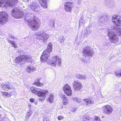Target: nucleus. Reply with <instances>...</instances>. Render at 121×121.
Instances as JSON below:
<instances>
[{
  "instance_id": "nucleus-1",
  "label": "nucleus",
  "mask_w": 121,
  "mask_h": 121,
  "mask_svg": "<svg viewBox=\"0 0 121 121\" xmlns=\"http://www.w3.org/2000/svg\"><path fill=\"white\" fill-rule=\"evenodd\" d=\"M112 20L115 25L110 26L108 28V35L110 41L113 43H116L118 39L116 34L121 36V17L114 15L112 17Z\"/></svg>"
},
{
  "instance_id": "nucleus-2",
  "label": "nucleus",
  "mask_w": 121,
  "mask_h": 121,
  "mask_svg": "<svg viewBox=\"0 0 121 121\" xmlns=\"http://www.w3.org/2000/svg\"><path fill=\"white\" fill-rule=\"evenodd\" d=\"M52 44L50 43L48 45L47 49L43 53L40 57V60L43 62L47 61V63L52 66L60 67L61 65V61L60 57L58 56H54L53 59L49 58V54L52 50Z\"/></svg>"
},
{
  "instance_id": "nucleus-3",
  "label": "nucleus",
  "mask_w": 121,
  "mask_h": 121,
  "mask_svg": "<svg viewBox=\"0 0 121 121\" xmlns=\"http://www.w3.org/2000/svg\"><path fill=\"white\" fill-rule=\"evenodd\" d=\"M34 15L30 13H26L25 16L24 20L26 22H28V25L31 29L35 31L38 30L40 26L39 21L37 19H34Z\"/></svg>"
},
{
  "instance_id": "nucleus-4",
  "label": "nucleus",
  "mask_w": 121,
  "mask_h": 121,
  "mask_svg": "<svg viewBox=\"0 0 121 121\" xmlns=\"http://www.w3.org/2000/svg\"><path fill=\"white\" fill-rule=\"evenodd\" d=\"M30 90L34 94H37L39 97H42L44 99L46 95H47L48 93V91L47 90L43 91L38 88H37L33 87L30 88Z\"/></svg>"
},
{
  "instance_id": "nucleus-5",
  "label": "nucleus",
  "mask_w": 121,
  "mask_h": 121,
  "mask_svg": "<svg viewBox=\"0 0 121 121\" xmlns=\"http://www.w3.org/2000/svg\"><path fill=\"white\" fill-rule=\"evenodd\" d=\"M18 2L17 0H0V6L13 7L17 4Z\"/></svg>"
},
{
  "instance_id": "nucleus-6",
  "label": "nucleus",
  "mask_w": 121,
  "mask_h": 121,
  "mask_svg": "<svg viewBox=\"0 0 121 121\" xmlns=\"http://www.w3.org/2000/svg\"><path fill=\"white\" fill-rule=\"evenodd\" d=\"M24 12L20 11L17 8H14L12 10L11 14L14 18H22L24 15Z\"/></svg>"
},
{
  "instance_id": "nucleus-7",
  "label": "nucleus",
  "mask_w": 121,
  "mask_h": 121,
  "mask_svg": "<svg viewBox=\"0 0 121 121\" xmlns=\"http://www.w3.org/2000/svg\"><path fill=\"white\" fill-rule=\"evenodd\" d=\"M82 52L85 57H90L92 56L94 53V51L90 47L87 46L83 48Z\"/></svg>"
},
{
  "instance_id": "nucleus-8",
  "label": "nucleus",
  "mask_w": 121,
  "mask_h": 121,
  "mask_svg": "<svg viewBox=\"0 0 121 121\" xmlns=\"http://www.w3.org/2000/svg\"><path fill=\"white\" fill-rule=\"evenodd\" d=\"M49 36L46 33L45 31H42L38 32L37 35L38 39L43 40L44 42H46L49 37Z\"/></svg>"
},
{
  "instance_id": "nucleus-9",
  "label": "nucleus",
  "mask_w": 121,
  "mask_h": 121,
  "mask_svg": "<svg viewBox=\"0 0 121 121\" xmlns=\"http://www.w3.org/2000/svg\"><path fill=\"white\" fill-rule=\"evenodd\" d=\"M8 16L5 12H0V23L2 24H5L8 20Z\"/></svg>"
},
{
  "instance_id": "nucleus-10",
  "label": "nucleus",
  "mask_w": 121,
  "mask_h": 121,
  "mask_svg": "<svg viewBox=\"0 0 121 121\" xmlns=\"http://www.w3.org/2000/svg\"><path fill=\"white\" fill-rule=\"evenodd\" d=\"M73 88L75 92L80 91L82 87L81 83L78 81L74 80L73 82Z\"/></svg>"
},
{
  "instance_id": "nucleus-11",
  "label": "nucleus",
  "mask_w": 121,
  "mask_h": 121,
  "mask_svg": "<svg viewBox=\"0 0 121 121\" xmlns=\"http://www.w3.org/2000/svg\"><path fill=\"white\" fill-rule=\"evenodd\" d=\"M63 89L66 94L68 96L71 95L72 91L71 90V88L68 84H65L63 87Z\"/></svg>"
},
{
  "instance_id": "nucleus-12",
  "label": "nucleus",
  "mask_w": 121,
  "mask_h": 121,
  "mask_svg": "<svg viewBox=\"0 0 121 121\" xmlns=\"http://www.w3.org/2000/svg\"><path fill=\"white\" fill-rule=\"evenodd\" d=\"M24 55L20 56L16 58L15 59V63L22 65L25 63Z\"/></svg>"
},
{
  "instance_id": "nucleus-13",
  "label": "nucleus",
  "mask_w": 121,
  "mask_h": 121,
  "mask_svg": "<svg viewBox=\"0 0 121 121\" xmlns=\"http://www.w3.org/2000/svg\"><path fill=\"white\" fill-rule=\"evenodd\" d=\"M103 107L104 108L103 112L105 114H110L112 113L113 109L110 105H105Z\"/></svg>"
},
{
  "instance_id": "nucleus-14",
  "label": "nucleus",
  "mask_w": 121,
  "mask_h": 121,
  "mask_svg": "<svg viewBox=\"0 0 121 121\" xmlns=\"http://www.w3.org/2000/svg\"><path fill=\"white\" fill-rule=\"evenodd\" d=\"M108 17L104 15L102 16L98 20L99 22L102 24H104L108 22L109 20Z\"/></svg>"
},
{
  "instance_id": "nucleus-15",
  "label": "nucleus",
  "mask_w": 121,
  "mask_h": 121,
  "mask_svg": "<svg viewBox=\"0 0 121 121\" xmlns=\"http://www.w3.org/2000/svg\"><path fill=\"white\" fill-rule=\"evenodd\" d=\"M30 7L33 11L35 12H37L39 11L40 8L38 4L35 2L31 3L30 6Z\"/></svg>"
},
{
  "instance_id": "nucleus-16",
  "label": "nucleus",
  "mask_w": 121,
  "mask_h": 121,
  "mask_svg": "<svg viewBox=\"0 0 121 121\" xmlns=\"http://www.w3.org/2000/svg\"><path fill=\"white\" fill-rule=\"evenodd\" d=\"M72 3L69 2L66 3L65 5V9L66 11L70 12L71 11Z\"/></svg>"
},
{
  "instance_id": "nucleus-17",
  "label": "nucleus",
  "mask_w": 121,
  "mask_h": 121,
  "mask_svg": "<svg viewBox=\"0 0 121 121\" xmlns=\"http://www.w3.org/2000/svg\"><path fill=\"white\" fill-rule=\"evenodd\" d=\"M54 96L53 93H50L47 99V102L51 104L53 103L54 101Z\"/></svg>"
},
{
  "instance_id": "nucleus-18",
  "label": "nucleus",
  "mask_w": 121,
  "mask_h": 121,
  "mask_svg": "<svg viewBox=\"0 0 121 121\" xmlns=\"http://www.w3.org/2000/svg\"><path fill=\"white\" fill-rule=\"evenodd\" d=\"M92 32V30L91 29V27L89 26L84 30V36L85 37H87L90 35Z\"/></svg>"
},
{
  "instance_id": "nucleus-19",
  "label": "nucleus",
  "mask_w": 121,
  "mask_h": 121,
  "mask_svg": "<svg viewBox=\"0 0 121 121\" xmlns=\"http://www.w3.org/2000/svg\"><path fill=\"white\" fill-rule=\"evenodd\" d=\"M36 68L32 66H27L26 69V71L29 73H31L35 71Z\"/></svg>"
},
{
  "instance_id": "nucleus-20",
  "label": "nucleus",
  "mask_w": 121,
  "mask_h": 121,
  "mask_svg": "<svg viewBox=\"0 0 121 121\" xmlns=\"http://www.w3.org/2000/svg\"><path fill=\"white\" fill-rule=\"evenodd\" d=\"M47 0H39V2L41 6L44 8H47V3L46 1Z\"/></svg>"
},
{
  "instance_id": "nucleus-21",
  "label": "nucleus",
  "mask_w": 121,
  "mask_h": 121,
  "mask_svg": "<svg viewBox=\"0 0 121 121\" xmlns=\"http://www.w3.org/2000/svg\"><path fill=\"white\" fill-rule=\"evenodd\" d=\"M61 97L63 99V104L64 105H67L68 103V100L66 99V97L64 95H61Z\"/></svg>"
},
{
  "instance_id": "nucleus-22",
  "label": "nucleus",
  "mask_w": 121,
  "mask_h": 121,
  "mask_svg": "<svg viewBox=\"0 0 121 121\" xmlns=\"http://www.w3.org/2000/svg\"><path fill=\"white\" fill-rule=\"evenodd\" d=\"M83 101L85 102L86 105H88L90 104L93 103L94 101L91 98L86 99L83 100Z\"/></svg>"
},
{
  "instance_id": "nucleus-23",
  "label": "nucleus",
  "mask_w": 121,
  "mask_h": 121,
  "mask_svg": "<svg viewBox=\"0 0 121 121\" xmlns=\"http://www.w3.org/2000/svg\"><path fill=\"white\" fill-rule=\"evenodd\" d=\"M32 113V112L31 111H30L26 113L25 116L26 118L25 120L26 121H28V119L31 116Z\"/></svg>"
},
{
  "instance_id": "nucleus-24",
  "label": "nucleus",
  "mask_w": 121,
  "mask_h": 121,
  "mask_svg": "<svg viewBox=\"0 0 121 121\" xmlns=\"http://www.w3.org/2000/svg\"><path fill=\"white\" fill-rule=\"evenodd\" d=\"M25 63L26 61H31L33 57L29 55L24 56Z\"/></svg>"
},
{
  "instance_id": "nucleus-25",
  "label": "nucleus",
  "mask_w": 121,
  "mask_h": 121,
  "mask_svg": "<svg viewBox=\"0 0 121 121\" xmlns=\"http://www.w3.org/2000/svg\"><path fill=\"white\" fill-rule=\"evenodd\" d=\"M76 76L77 78L80 79H82L85 80L87 78L86 76L81 74H76Z\"/></svg>"
},
{
  "instance_id": "nucleus-26",
  "label": "nucleus",
  "mask_w": 121,
  "mask_h": 121,
  "mask_svg": "<svg viewBox=\"0 0 121 121\" xmlns=\"http://www.w3.org/2000/svg\"><path fill=\"white\" fill-rule=\"evenodd\" d=\"M1 86L5 90H10L11 89L10 86L8 84H3L1 85Z\"/></svg>"
},
{
  "instance_id": "nucleus-27",
  "label": "nucleus",
  "mask_w": 121,
  "mask_h": 121,
  "mask_svg": "<svg viewBox=\"0 0 121 121\" xmlns=\"http://www.w3.org/2000/svg\"><path fill=\"white\" fill-rule=\"evenodd\" d=\"M8 42L9 43H11V46L12 47L15 48H16L17 47V45L14 42L10 40H8Z\"/></svg>"
},
{
  "instance_id": "nucleus-28",
  "label": "nucleus",
  "mask_w": 121,
  "mask_h": 121,
  "mask_svg": "<svg viewBox=\"0 0 121 121\" xmlns=\"http://www.w3.org/2000/svg\"><path fill=\"white\" fill-rule=\"evenodd\" d=\"M115 74L117 77H120L121 76V70H119L117 72H115Z\"/></svg>"
},
{
  "instance_id": "nucleus-29",
  "label": "nucleus",
  "mask_w": 121,
  "mask_h": 121,
  "mask_svg": "<svg viewBox=\"0 0 121 121\" xmlns=\"http://www.w3.org/2000/svg\"><path fill=\"white\" fill-rule=\"evenodd\" d=\"M90 118L87 116H84L83 117V121H88L90 120Z\"/></svg>"
},
{
  "instance_id": "nucleus-30",
  "label": "nucleus",
  "mask_w": 121,
  "mask_h": 121,
  "mask_svg": "<svg viewBox=\"0 0 121 121\" xmlns=\"http://www.w3.org/2000/svg\"><path fill=\"white\" fill-rule=\"evenodd\" d=\"M34 84L37 86H39V87H41L43 85V84L40 83L39 81H38V82H35L34 83Z\"/></svg>"
},
{
  "instance_id": "nucleus-31",
  "label": "nucleus",
  "mask_w": 121,
  "mask_h": 121,
  "mask_svg": "<svg viewBox=\"0 0 121 121\" xmlns=\"http://www.w3.org/2000/svg\"><path fill=\"white\" fill-rule=\"evenodd\" d=\"M54 22V21H52L49 22V26L53 27H55Z\"/></svg>"
},
{
  "instance_id": "nucleus-32",
  "label": "nucleus",
  "mask_w": 121,
  "mask_h": 121,
  "mask_svg": "<svg viewBox=\"0 0 121 121\" xmlns=\"http://www.w3.org/2000/svg\"><path fill=\"white\" fill-rule=\"evenodd\" d=\"M3 95L4 96H6L8 97L11 96V95L10 94H8L7 92H4L3 93Z\"/></svg>"
},
{
  "instance_id": "nucleus-33",
  "label": "nucleus",
  "mask_w": 121,
  "mask_h": 121,
  "mask_svg": "<svg viewBox=\"0 0 121 121\" xmlns=\"http://www.w3.org/2000/svg\"><path fill=\"white\" fill-rule=\"evenodd\" d=\"M64 37L62 36H60L59 39V41L60 42H64Z\"/></svg>"
},
{
  "instance_id": "nucleus-34",
  "label": "nucleus",
  "mask_w": 121,
  "mask_h": 121,
  "mask_svg": "<svg viewBox=\"0 0 121 121\" xmlns=\"http://www.w3.org/2000/svg\"><path fill=\"white\" fill-rule=\"evenodd\" d=\"M93 121H101L100 118L98 117L95 116V119Z\"/></svg>"
},
{
  "instance_id": "nucleus-35",
  "label": "nucleus",
  "mask_w": 121,
  "mask_h": 121,
  "mask_svg": "<svg viewBox=\"0 0 121 121\" xmlns=\"http://www.w3.org/2000/svg\"><path fill=\"white\" fill-rule=\"evenodd\" d=\"M64 117L60 115L58 117V119L59 120H62L63 119Z\"/></svg>"
},
{
  "instance_id": "nucleus-36",
  "label": "nucleus",
  "mask_w": 121,
  "mask_h": 121,
  "mask_svg": "<svg viewBox=\"0 0 121 121\" xmlns=\"http://www.w3.org/2000/svg\"><path fill=\"white\" fill-rule=\"evenodd\" d=\"M34 101V99L33 98H31L30 99V101L31 102H33Z\"/></svg>"
},
{
  "instance_id": "nucleus-37",
  "label": "nucleus",
  "mask_w": 121,
  "mask_h": 121,
  "mask_svg": "<svg viewBox=\"0 0 121 121\" xmlns=\"http://www.w3.org/2000/svg\"><path fill=\"white\" fill-rule=\"evenodd\" d=\"M76 102L78 103H79V102H80V101H81L80 100V99H79L77 98V100H76Z\"/></svg>"
},
{
  "instance_id": "nucleus-38",
  "label": "nucleus",
  "mask_w": 121,
  "mask_h": 121,
  "mask_svg": "<svg viewBox=\"0 0 121 121\" xmlns=\"http://www.w3.org/2000/svg\"><path fill=\"white\" fill-rule=\"evenodd\" d=\"M43 121H49V118H46L43 120Z\"/></svg>"
},
{
  "instance_id": "nucleus-39",
  "label": "nucleus",
  "mask_w": 121,
  "mask_h": 121,
  "mask_svg": "<svg viewBox=\"0 0 121 121\" xmlns=\"http://www.w3.org/2000/svg\"><path fill=\"white\" fill-rule=\"evenodd\" d=\"M72 99L73 100L76 101L77 100V98L73 97L72 98Z\"/></svg>"
},
{
  "instance_id": "nucleus-40",
  "label": "nucleus",
  "mask_w": 121,
  "mask_h": 121,
  "mask_svg": "<svg viewBox=\"0 0 121 121\" xmlns=\"http://www.w3.org/2000/svg\"><path fill=\"white\" fill-rule=\"evenodd\" d=\"M82 62H83V63H85L86 62V61H85V60H82Z\"/></svg>"
},
{
  "instance_id": "nucleus-41",
  "label": "nucleus",
  "mask_w": 121,
  "mask_h": 121,
  "mask_svg": "<svg viewBox=\"0 0 121 121\" xmlns=\"http://www.w3.org/2000/svg\"><path fill=\"white\" fill-rule=\"evenodd\" d=\"M1 115L0 114V119H1Z\"/></svg>"
},
{
  "instance_id": "nucleus-42",
  "label": "nucleus",
  "mask_w": 121,
  "mask_h": 121,
  "mask_svg": "<svg viewBox=\"0 0 121 121\" xmlns=\"http://www.w3.org/2000/svg\"><path fill=\"white\" fill-rule=\"evenodd\" d=\"M79 22H80V23H79V24H80V22H81V21H79Z\"/></svg>"
},
{
  "instance_id": "nucleus-43",
  "label": "nucleus",
  "mask_w": 121,
  "mask_h": 121,
  "mask_svg": "<svg viewBox=\"0 0 121 121\" xmlns=\"http://www.w3.org/2000/svg\"><path fill=\"white\" fill-rule=\"evenodd\" d=\"M11 37V38H12V37H12V36H11V37Z\"/></svg>"
},
{
  "instance_id": "nucleus-44",
  "label": "nucleus",
  "mask_w": 121,
  "mask_h": 121,
  "mask_svg": "<svg viewBox=\"0 0 121 121\" xmlns=\"http://www.w3.org/2000/svg\"><path fill=\"white\" fill-rule=\"evenodd\" d=\"M120 92H121V89L120 90Z\"/></svg>"
}]
</instances>
